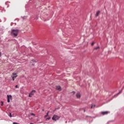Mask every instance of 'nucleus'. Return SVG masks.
Returning a JSON list of instances; mask_svg holds the SVG:
<instances>
[{
    "label": "nucleus",
    "instance_id": "1",
    "mask_svg": "<svg viewBox=\"0 0 124 124\" xmlns=\"http://www.w3.org/2000/svg\"><path fill=\"white\" fill-rule=\"evenodd\" d=\"M18 33H19V31L18 30H12L11 32V35L14 37L17 36Z\"/></svg>",
    "mask_w": 124,
    "mask_h": 124
},
{
    "label": "nucleus",
    "instance_id": "2",
    "mask_svg": "<svg viewBox=\"0 0 124 124\" xmlns=\"http://www.w3.org/2000/svg\"><path fill=\"white\" fill-rule=\"evenodd\" d=\"M17 77H18V75H17V73L14 72L12 74V76H11L13 79V81H14V80H15V79H16V78H17Z\"/></svg>",
    "mask_w": 124,
    "mask_h": 124
},
{
    "label": "nucleus",
    "instance_id": "3",
    "mask_svg": "<svg viewBox=\"0 0 124 124\" xmlns=\"http://www.w3.org/2000/svg\"><path fill=\"white\" fill-rule=\"evenodd\" d=\"M59 119H60V116L56 114L54 115L53 117L52 118V120H53V121H58Z\"/></svg>",
    "mask_w": 124,
    "mask_h": 124
},
{
    "label": "nucleus",
    "instance_id": "4",
    "mask_svg": "<svg viewBox=\"0 0 124 124\" xmlns=\"http://www.w3.org/2000/svg\"><path fill=\"white\" fill-rule=\"evenodd\" d=\"M35 90H32L29 95V97H32V95H34L35 93Z\"/></svg>",
    "mask_w": 124,
    "mask_h": 124
},
{
    "label": "nucleus",
    "instance_id": "5",
    "mask_svg": "<svg viewBox=\"0 0 124 124\" xmlns=\"http://www.w3.org/2000/svg\"><path fill=\"white\" fill-rule=\"evenodd\" d=\"M7 102L9 103L10 102V99H12V96L11 95H7Z\"/></svg>",
    "mask_w": 124,
    "mask_h": 124
},
{
    "label": "nucleus",
    "instance_id": "6",
    "mask_svg": "<svg viewBox=\"0 0 124 124\" xmlns=\"http://www.w3.org/2000/svg\"><path fill=\"white\" fill-rule=\"evenodd\" d=\"M56 90H57V91L61 92V91H62V87H61V86H57L56 87Z\"/></svg>",
    "mask_w": 124,
    "mask_h": 124
},
{
    "label": "nucleus",
    "instance_id": "7",
    "mask_svg": "<svg viewBox=\"0 0 124 124\" xmlns=\"http://www.w3.org/2000/svg\"><path fill=\"white\" fill-rule=\"evenodd\" d=\"M102 115L104 116V115H107V114H109L108 111H102L101 112Z\"/></svg>",
    "mask_w": 124,
    "mask_h": 124
},
{
    "label": "nucleus",
    "instance_id": "8",
    "mask_svg": "<svg viewBox=\"0 0 124 124\" xmlns=\"http://www.w3.org/2000/svg\"><path fill=\"white\" fill-rule=\"evenodd\" d=\"M100 14V11H98L96 14V17L98 16V15Z\"/></svg>",
    "mask_w": 124,
    "mask_h": 124
},
{
    "label": "nucleus",
    "instance_id": "9",
    "mask_svg": "<svg viewBox=\"0 0 124 124\" xmlns=\"http://www.w3.org/2000/svg\"><path fill=\"white\" fill-rule=\"evenodd\" d=\"M95 107V105H92L91 109H93V108H94Z\"/></svg>",
    "mask_w": 124,
    "mask_h": 124
},
{
    "label": "nucleus",
    "instance_id": "10",
    "mask_svg": "<svg viewBox=\"0 0 124 124\" xmlns=\"http://www.w3.org/2000/svg\"><path fill=\"white\" fill-rule=\"evenodd\" d=\"M48 114H49V111H48L46 115L45 116V118H47V117H48Z\"/></svg>",
    "mask_w": 124,
    "mask_h": 124
},
{
    "label": "nucleus",
    "instance_id": "11",
    "mask_svg": "<svg viewBox=\"0 0 124 124\" xmlns=\"http://www.w3.org/2000/svg\"><path fill=\"white\" fill-rule=\"evenodd\" d=\"M97 49H99V46H97V47H95V48H94V50H97Z\"/></svg>",
    "mask_w": 124,
    "mask_h": 124
},
{
    "label": "nucleus",
    "instance_id": "12",
    "mask_svg": "<svg viewBox=\"0 0 124 124\" xmlns=\"http://www.w3.org/2000/svg\"><path fill=\"white\" fill-rule=\"evenodd\" d=\"M81 97V95L78 93V98H80Z\"/></svg>",
    "mask_w": 124,
    "mask_h": 124
},
{
    "label": "nucleus",
    "instance_id": "13",
    "mask_svg": "<svg viewBox=\"0 0 124 124\" xmlns=\"http://www.w3.org/2000/svg\"><path fill=\"white\" fill-rule=\"evenodd\" d=\"M94 45V42H93L92 44H91V46H93V45Z\"/></svg>",
    "mask_w": 124,
    "mask_h": 124
},
{
    "label": "nucleus",
    "instance_id": "14",
    "mask_svg": "<svg viewBox=\"0 0 124 124\" xmlns=\"http://www.w3.org/2000/svg\"><path fill=\"white\" fill-rule=\"evenodd\" d=\"M1 105L2 106L3 105V102H1Z\"/></svg>",
    "mask_w": 124,
    "mask_h": 124
},
{
    "label": "nucleus",
    "instance_id": "15",
    "mask_svg": "<svg viewBox=\"0 0 124 124\" xmlns=\"http://www.w3.org/2000/svg\"><path fill=\"white\" fill-rule=\"evenodd\" d=\"M13 124H19V123H17L16 122H14Z\"/></svg>",
    "mask_w": 124,
    "mask_h": 124
},
{
    "label": "nucleus",
    "instance_id": "16",
    "mask_svg": "<svg viewBox=\"0 0 124 124\" xmlns=\"http://www.w3.org/2000/svg\"><path fill=\"white\" fill-rule=\"evenodd\" d=\"M72 93V94H75V92H73Z\"/></svg>",
    "mask_w": 124,
    "mask_h": 124
},
{
    "label": "nucleus",
    "instance_id": "17",
    "mask_svg": "<svg viewBox=\"0 0 124 124\" xmlns=\"http://www.w3.org/2000/svg\"><path fill=\"white\" fill-rule=\"evenodd\" d=\"M31 116H35V115L33 113H31Z\"/></svg>",
    "mask_w": 124,
    "mask_h": 124
},
{
    "label": "nucleus",
    "instance_id": "18",
    "mask_svg": "<svg viewBox=\"0 0 124 124\" xmlns=\"http://www.w3.org/2000/svg\"><path fill=\"white\" fill-rule=\"evenodd\" d=\"M16 89H18L19 87H18V85H16Z\"/></svg>",
    "mask_w": 124,
    "mask_h": 124
},
{
    "label": "nucleus",
    "instance_id": "19",
    "mask_svg": "<svg viewBox=\"0 0 124 124\" xmlns=\"http://www.w3.org/2000/svg\"><path fill=\"white\" fill-rule=\"evenodd\" d=\"M10 118H12V115H11V113L10 114Z\"/></svg>",
    "mask_w": 124,
    "mask_h": 124
},
{
    "label": "nucleus",
    "instance_id": "20",
    "mask_svg": "<svg viewBox=\"0 0 124 124\" xmlns=\"http://www.w3.org/2000/svg\"><path fill=\"white\" fill-rule=\"evenodd\" d=\"M35 62V61H34V60H31V62Z\"/></svg>",
    "mask_w": 124,
    "mask_h": 124
},
{
    "label": "nucleus",
    "instance_id": "21",
    "mask_svg": "<svg viewBox=\"0 0 124 124\" xmlns=\"http://www.w3.org/2000/svg\"><path fill=\"white\" fill-rule=\"evenodd\" d=\"M50 119H51V117H49V118H46V120H50Z\"/></svg>",
    "mask_w": 124,
    "mask_h": 124
},
{
    "label": "nucleus",
    "instance_id": "22",
    "mask_svg": "<svg viewBox=\"0 0 124 124\" xmlns=\"http://www.w3.org/2000/svg\"><path fill=\"white\" fill-rule=\"evenodd\" d=\"M1 57V52L0 51V57Z\"/></svg>",
    "mask_w": 124,
    "mask_h": 124
},
{
    "label": "nucleus",
    "instance_id": "23",
    "mask_svg": "<svg viewBox=\"0 0 124 124\" xmlns=\"http://www.w3.org/2000/svg\"><path fill=\"white\" fill-rule=\"evenodd\" d=\"M76 96H77V98H78V93H77V94H76Z\"/></svg>",
    "mask_w": 124,
    "mask_h": 124
},
{
    "label": "nucleus",
    "instance_id": "24",
    "mask_svg": "<svg viewBox=\"0 0 124 124\" xmlns=\"http://www.w3.org/2000/svg\"><path fill=\"white\" fill-rule=\"evenodd\" d=\"M32 65H33H33H34V64H33V63H32Z\"/></svg>",
    "mask_w": 124,
    "mask_h": 124
},
{
    "label": "nucleus",
    "instance_id": "25",
    "mask_svg": "<svg viewBox=\"0 0 124 124\" xmlns=\"http://www.w3.org/2000/svg\"><path fill=\"white\" fill-rule=\"evenodd\" d=\"M84 112H86V109H84Z\"/></svg>",
    "mask_w": 124,
    "mask_h": 124
},
{
    "label": "nucleus",
    "instance_id": "26",
    "mask_svg": "<svg viewBox=\"0 0 124 124\" xmlns=\"http://www.w3.org/2000/svg\"><path fill=\"white\" fill-rule=\"evenodd\" d=\"M120 93H121V92H119V93H118V94H120Z\"/></svg>",
    "mask_w": 124,
    "mask_h": 124
}]
</instances>
